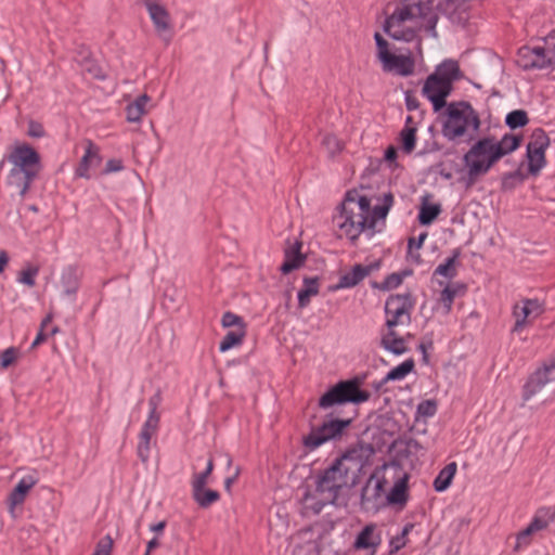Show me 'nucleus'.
Masks as SVG:
<instances>
[{"label": "nucleus", "mask_w": 555, "mask_h": 555, "mask_svg": "<svg viewBox=\"0 0 555 555\" xmlns=\"http://www.w3.org/2000/svg\"><path fill=\"white\" fill-rule=\"evenodd\" d=\"M221 324L223 327L237 326V328L245 330V323L243 319L231 311L223 313Z\"/></svg>", "instance_id": "obj_45"}, {"label": "nucleus", "mask_w": 555, "mask_h": 555, "mask_svg": "<svg viewBox=\"0 0 555 555\" xmlns=\"http://www.w3.org/2000/svg\"><path fill=\"white\" fill-rule=\"evenodd\" d=\"M438 404L434 399H427L418 403L416 415L423 417H433L437 413Z\"/></svg>", "instance_id": "obj_43"}, {"label": "nucleus", "mask_w": 555, "mask_h": 555, "mask_svg": "<svg viewBox=\"0 0 555 555\" xmlns=\"http://www.w3.org/2000/svg\"><path fill=\"white\" fill-rule=\"evenodd\" d=\"M320 279L318 276H306L304 287L298 292V306L305 308L310 304L311 296L319 294Z\"/></svg>", "instance_id": "obj_26"}, {"label": "nucleus", "mask_w": 555, "mask_h": 555, "mask_svg": "<svg viewBox=\"0 0 555 555\" xmlns=\"http://www.w3.org/2000/svg\"><path fill=\"white\" fill-rule=\"evenodd\" d=\"M374 529H375L374 525L365 526L360 531V533L357 535V539L354 541V547L356 548L376 547L379 544V539L377 541L372 540Z\"/></svg>", "instance_id": "obj_33"}, {"label": "nucleus", "mask_w": 555, "mask_h": 555, "mask_svg": "<svg viewBox=\"0 0 555 555\" xmlns=\"http://www.w3.org/2000/svg\"><path fill=\"white\" fill-rule=\"evenodd\" d=\"M461 253L460 249L456 248L453 250L452 256L447 258L443 263H440L436 269L434 274L435 275H442L448 279H453L456 276V260L460 257Z\"/></svg>", "instance_id": "obj_32"}, {"label": "nucleus", "mask_w": 555, "mask_h": 555, "mask_svg": "<svg viewBox=\"0 0 555 555\" xmlns=\"http://www.w3.org/2000/svg\"><path fill=\"white\" fill-rule=\"evenodd\" d=\"M122 169H124V165H122L121 159L112 158V159L107 160V163L105 165L104 173L118 172Z\"/></svg>", "instance_id": "obj_55"}, {"label": "nucleus", "mask_w": 555, "mask_h": 555, "mask_svg": "<svg viewBox=\"0 0 555 555\" xmlns=\"http://www.w3.org/2000/svg\"><path fill=\"white\" fill-rule=\"evenodd\" d=\"M390 546L392 547V552H397L400 548L405 546V540L404 538L397 535L396 538H392L390 541Z\"/></svg>", "instance_id": "obj_60"}, {"label": "nucleus", "mask_w": 555, "mask_h": 555, "mask_svg": "<svg viewBox=\"0 0 555 555\" xmlns=\"http://www.w3.org/2000/svg\"><path fill=\"white\" fill-rule=\"evenodd\" d=\"M102 162L100 149L91 140L86 141L85 155L81 157L79 166L76 169V176L89 179V169L99 166Z\"/></svg>", "instance_id": "obj_18"}, {"label": "nucleus", "mask_w": 555, "mask_h": 555, "mask_svg": "<svg viewBox=\"0 0 555 555\" xmlns=\"http://www.w3.org/2000/svg\"><path fill=\"white\" fill-rule=\"evenodd\" d=\"M322 145L326 149L330 157H334L344 147L338 138L333 134H325L322 139Z\"/></svg>", "instance_id": "obj_41"}, {"label": "nucleus", "mask_w": 555, "mask_h": 555, "mask_svg": "<svg viewBox=\"0 0 555 555\" xmlns=\"http://www.w3.org/2000/svg\"><path fill=\"white\" fill-rule=\"evenodd\" d=\"M37 478L31 475L25 476L17 482L14 490L26 498L28 491L37 483Z\"/></svg>", "instance_id": "obj_46"}, {"label": "nucleus", "mask_w": 555, "mask_h": 555, "mask_svg": "<svg viewBox=\"0 0 555 555\" xmlns=\"http://www.w3.org/2000/svg\"><path fill=\"white\" fill-rule=\"evenodd\" d=\"M360 195L356 190L348 191L345 196V201L341 204V210L346 207V210L350 209L351 207H354V205L358 203V198Z\"/></svg>", "instance_id": "obj_54"}, {"label": "nucleus", "mask_w": 555, "mask_h": 555, "mask_svg": "<svg viewBox=\"0 0 555 555\" xmlns=\"http://www.w3.org/2000/svg\"><path fill=\"white\" fill-rule=\"evenodd\" d=\"M370 392L362 390L357 379L340 380L331 387L320 399L321 409L346 403L359 404L370 399Z\"/></svg>", "instance_id": "obj_5"}, {"label": "nucleus", "mask_w": 555, "mask_h": 555, "mask_svg": "<svg viewBox=\"0 0 555 555\" xmlns=\"http://www.w3.org/2000/svg\"><path fill=\"white\" fill-rule=\"evenodd\" d=\"M12 168L22 171H34L38 176L41 164L39 153L27 143L16 145L8 156Z\"/></svg>", "instance_id": "obj_11"}, {"label": "nucleus", "mask_w": 555, "mask_h": 555, "mask_svg": "<svg viewBox=\"0 0 555 555\" xmlns=\"http://www.w3.org/2000/svg\"><path fill=\"white\" fill-rule=\"evenodd\" d=\"M400 142L404 153H412L416 143V128L412 126H404L400 132Z\"/></svg>", "instance_id": "obj_35"}, {"label": "nucleus", "mask_w": 555, "mask_h": 555, "mask_svg": "<svg viewBox=\"0 0 555 555\" xmlns=\"http://www.w3.org/2000/svg\"><path fill=\"white\" fill-rule=\"evenodd\" d=\"M113 547V540L109 535L102 538L95 547V551L92 555H111Z\"/></svg>", "instance_id": "obj_50"}, {"label": "nucleus", "mask_w": 555, "mask_h": 555, "mask_svg": "<svg viewBox=\"0 0 555 555\" xmlns=\"http://www.w3.org/2000/svg\"><path fill=\"white\" fill-rule=\"evenodd\" d=\"M447 119L442 125V134L453 141L466 132L468 127L477 131L480 127V118L473 106L465 101L448 104L446 111Z\"/></svg>", "instance_id": "obj_3"}, {"label": "nucleus", "mask_w": 555, "mask_h": 555, "mask_svg": "<svg viewBox=\"0 0 555 555\" xmlns=\"http://www.w3.org/2000/svg\"><path fill=\"white\" fill-rule=\"evenodd\" d=\"M351 467H340V461H334L322 470L315 480V493L319 498H325L331 505H338V499L343 489L349 485Z\"/></svg>", "instance_id": "obj_4"}, {"label": "nucleus", "mask_w": 555, "mask_h": 555, "mask_svg": "<svg viewBox=\"0 0 555 555\" xmlns=\"http://www.w3.org/2000/svg\"><path fill=\"white\" fill-rule=\"evenodd\" d=\"M555 519V509L553 508H540L537 511L531 522L516 535V544L514 551L518 552L520 548L526 547L531 542V537L539 531H542L548 527Z\"/></svg>", "instance_id": "obj_10"}, {"label": "nucleus", "mask_w": 555, "mask_h": 555, "mask_svg": "<svg viewBox=\"0 0 555 555\" xmlns=\"http://www.w3.org/2000/svg\"><path fill=\"white\" fill-rule=\"evenodd\" d=\"M415 363L413 359H408L398 366L391 369L386 376L375 386V388L378 390L380 387L388 382L393 380H401L403 379L408 374H410L414 370Z\"/></svg>", "instance_id": "obj_27"}, {"label": "nucleus", "mask_w": 555, "mask_h": 555, "mask_svg": "<svg viewBox=\"0 0 555 555\" xmlns=\"http://www.w3.org/2000/svg\"><path fill=\"white\" fill-rule=\"evenodd\" d=\"M520 143L521 137L512 133H505L500 140L494 135L477 140L463 156L466 173L462 177V181L465 188H472L501 158L516 151Z\"/></svg>", "instance_id": "obj_1"}, {"label": "nucleus", "mask_w": 555, "mask_h": 555, "mask_svg": "<svg viewBox=\"0 0 555 555\" xmlns=\"http://www.w3.org/2000/svg\"><path fill=\"white\" fill-rule=\"evenodd\" d=\"M529 122V117L526 111L524 109H515L509 112L505 117L506 126L515 130L517 128H522Z\"/></svg>", "instance_id": "obj_36"}, {"label": "nucleus", "mask_w": 555, "mask_h": 555, "mask_svg": "<svg viewBox=\"0 0 555 555\" xmlns=\"http://www.w3.org/2000/svg\"><path fill=\"white\" fill-rule=\"evenodd\" d=\"M245 335L246 332L245 330L242 328H236L235 331L228 332L220 343L219 350L221 352H225L229 349L241 345L243 343Z\"/></svg>", "instance_id": "obj_34"}, {"label": "nucleus", "mask_w": 555, "mask_h": 555, "mask_svg": "<svg viewBox=\"0 0 555 555\" xmlns=\"http://www.w3.org/2000/svg\"><path fill=\"white\" fill-rule=\"evenodd\" d=\"M326 505H331V502H326L325 498H320L311 505V509L314 514H320Z\"/></svg>", "instance_id": "obj_59"}, {"label": "nucleus", "mask_w": 555, "mask_h": 555, "mask_svg": "<svg viewBox=\"0 0 555 555\" xmlns=\"http://www.w3.org/2000/svg\"><path fill=\"white\" fill-rule=\"evenodd\" d=\"M351 423L352 418H331L324 421L322 425L313 428L302 438V444L312 451L330 440L340 439Z\"/></svg>", "instance_id": "obj_7"}, {"label": "nucleus", "mask_w": 555, "mask_h": 555, "mask_svg": "<svg viewBox=\"0 0 555 555\" xmlns=\"http://www.w3.org/2000/svg\"><path fill=\"white\" fill-rule=\"evenodd\" d=\"M414 306L415 300L411 292L390 295L385 302V313L387 315L386 327L404 323L409 324Z\"/></svg>", "instance_id": "obj_8"}, {"label": "nucleus", "mask_w": 555, "mask_h": 555, "mask_svg": "<svg viewBox=\"0 0 555 555\" xmlns=\"http://www.w3.org/2000/svg\"><path fill=\"white\" fill-rule=\"evenodd\" d=\"M380 347H383L385 350L396 354V356H401L403 353H405L409 348L406 346V338L405 337H401V338H392L391 340L389 339H380V343H379Z\"/></svg>", "instance_id": "obj_37"}, {"label": "nucleus", "mask_w": 555, "mask_h": 555, "mask_svg": "<svg viewBox=\"0 0 555 555\" xmlns=\"http://www.w3.org/2000/svg\"><path fill=\"white\" fill-rule=\"evenodd\" d=\"M24 501L25 496L13 489L8 496V505L10 513L13 514L15 506L23 504Z\"/></svg>", "instance_id": "obj_53"}, {"label": "nucleus", "mask_w": 555, "mask_h": 555, "mask_svg": "<svg viewBox=\"0 0 555 555\" xmlns=\"http://www.w3.org/2000/svg\"><path fill=\"white\" fill-rule=\"evenodd\" d=\"M379 261H375L371 264H356L351 271L343 274L339 278L338 283L333 287V289L340 288H351L357 286L361 281H363L366 276H369L373 271L379 269Z\"/></svg>", "instance_id": "obj_15"}, {"label": "nucleus", "mask_w": 555, "mask_h": 555, "mask_svg": "<svg viewBox=\"0 0 555 555\" xmlns=\"http://www.w3.org/2000/svg\"><path fill=\"white\" fill-rule=\"evenodd\" d=\"M37 177L34 171H22L12 168L8 175V184L17 190L21 197H24Z\"/></svg>", "instance_id": "obj_19"}, {"label": "nucleus", "mask_w": 555, "mask_h": 555, "mask_svg": "<svg viewBox=\"0 0 555 555\" xmlns=\"http://www.w3.org/2000/svg\"><path fill=\"white\" fill-rule=\"evenodd\" d=\"M150 443V438H140V442L138 444V455L142 462H146L149 460Z\"/></svg>", "instance_id": "obj_52"}, {"label": "nucleus", "mask_w": 555, "mask_h": 555, "mask_svg": "<svg viewBox=\"0 0 555 555\" xmlns=\"http://www.w3.org/2000/svg\"><path fill=\"white\" fill-rule=\"evenodd\" d=\"M542 312L540 302L537 299H525L516 304L513 309L515 318L514 332H519L530 318H537Z\"/></svg>", "instance_id": "obj_16"}, {"label": "nucleus", "mask_w": 555, "mask_h": 555, "mask_svg": "<svg viewBox=\"0 0 555 555\" xmlns=\"http://www.w3.org/2000/svg\"><path fill=\"white\" fill-rule=\"evenodd\" d=\"M405 105L408 111H414L418 108L420 103L415 96H413L410 92H406Z\"/></svg>", "instance_id": "obj_58"}, {"label": "nucleus", "mask_w": 555, "mask_h": 555, "mask_svg": "<svg viewBox=\"0 0 555 555\" xmlns=\"http://www.w3.org/2000/svg\"><path fill=\"white\" fill-rule=\"evenodd\" d=\"M159 424V417H155V415H149L147 420L143 424V427L140 433V438H150L156 433Z\"/></svg>", "instance_id": "obj_44"}, {"label": "nucleus", "mask_w": 555, "mask_h": 555, "mask_svg": "<svg viewBox=\"0 0 555 555\" xmlns=\"http://www.w3.org/2000/svg\"><path fill=\"white\" fill-rule=\"evenodd\" d=\"M397 150L393 146H389L385 151V160L395 162L397 159Z\"/></svg>", "instance_id": "obj_64"}, {"label": "nucleus", "mask_w": 555, "mask_h": 555, "mask_svg": "<svg viewBox=\"0 0 555 555\" xmlns=\"http://www.w3.org/2000/svg\"><path fill=\"white\" fill-rule=\"evenodd\" d=\"M300 249L301 243L296 242L292 248L285 250V260L280 268L283 274H288L304 264L306 257Z\"/></svg>", "instance_id": "obj_23"}, {"label": "nucleus", "mask_w": 555, "mask_h": 555, "mask_svg": "<svg viewBox=\"0 0 555 555\" xmlns=\"http://www.w3.org/2000/svg\"><path fill=\"white\" fill-rule=\"evenodd\" d=\"M86 70L89 72L96 79H104L105 75L103 74L101 67L93 64L92 62L86 63Z\"/></svg>", "instance_id": "obj_57"}, {"label": "nucleus", "mask_w": 555, "mask_h": 555, "mask_svg": "<svg viewBox=\"0 0 555 555\" xmlns=\"http://www.w3.org/2000/svg\"><path fill=\"white\" fill-rule=\"evenodd\" d=\"M61 283L66 295H75L79 287L78 270L73 266L65 268L62 272Z\"/></svg>", "instance_id": "obj_31"}, {"label": "nucleus", "mask_w": 555, "mask_h": 555, "mask_svg": "<svg viewBox=\"0 0 555 555\" xmlns=\"http://www.w3.org/2000/svg\"><path fill=\"white\" fill-rule=\"evenodd\" d=\"M374 39L378 50V59L382 63H386V56L392 54L388 51V42L379 33H375Z\"/></svg>", "instance_id": "obj_48"}, {"label": "nucleus", "mask_w": 555, "mask_h": 555, "mask_svg": "<svg viewBox=\"0 0 555 555\" xmlns=\"http://www.w3.org/2000/svg\"><path fill=\"white\" fill-rule=\"evenodd\" d=\"M550 145V139L545 131L537 128L532 131L527 144L528 171L535 176L545 166V150Z\"/></svg>", "instance_id": "obj_9"}, {"label": "nucleus", "mask_w": 555, "mask_h": 555, "mask_svg": "<svg viewBox=\"0 0 555 555\" xmlns=\"http://www.w3.org/2000/svg\"><path fill=\"white\" fill-rule=\"evenodd\" d=\"M157 31L169 29V13L155 0H142Z\"/></svg>", "instance_id": "obj_20"}, {"label": "nucleus", "mask_w": 555, "mask_h": 555, "mask_svg": "<svg viewBox=\"0 0 555 555\" xmlns=\"http://www.w3.org/2000/svg\"><path fill=\"white\" fill-rule=\"evenodd\" d=\"M431 75L437 76L440 80L448 81L451 86L463 77L459 63L454 60H444L436 66Z\"/></svg>", "instance_id": "obj_21"}, {"label": "nucleus", "mask_w": 555, "mask_h": 555, "mask_svg": "<svg viewBox=\"0 0 555 555\" xmlns=\"http://www.w3.org/2000/svg\"><path fill=\"white\" fill-rule=\"evenodd\" d=\"M555 370V359H550L541 367L537 369L528 378L522 388V399L528 401L552 380V373Z\"/></svg>", "instance_id": "obj_13"}, {"label": "nucleus", "mask_w": 555, "mask_h": 555, "mask_svg": "<svg viewBox=\"0 0 555 555\" xmlns=\"http://www.w3.org/2000/svg\"><path fill=\"white\" fill-rule=\"evenodd\" d=\"M162 401V395L159 391H157L154 396H152L149 400V405L151 408L149 415H155V417H159V414L157 413V406Z\"/></svg>", "instance_id": "obj_56"}, {"label": "nucleus", "mask_w": 555, "mask_h": 555, "mask_svg": "<svg viewBox=\"0 0 555 555\" xmlns=\"http://www.w3.org/2000/svg\"><path fill=\"white\" fill-rule=\"evenodd\" d=\"M192 499L201 508H208L220 500V493L212 489H206L205 487L193 486Z\"/></svg>", "instance_id": "obj_25"}, {"label": "nucleus", "mask_w": 555, "mask_h": 555, "mask_svg": "<svg viewBox=\"0 0 555 555\" xmlns=\"http://www.w3.org/2000/svg\"><path fill=\"white\" fill-rule=\"evenodd\" d=\"M457 465L455 462H451L448 465H446L438 474V476L434 480V489L437 492H443L446 491L451 482L452 479L456 473Z\"/></svg>", "instance_id": "obj_29"}, {"label": "nucleus", "mask_w": 555, "mask_h": 555, "mask_svg": "<svg viewBox=\"0 0 555 555\" xmlns=\"http://www.w3.org/2000/svg\"><path fill=\"white\" fill-rule=\"evenodd\" d=\"M388 209H387V206H384L383 204L382 205H376L374 208H373V211H372V216L371 218L369 219L367 218V223H366V228L367 229H374L375 228V224H376V221L378 219H384L386 218L387 214H388Z\"/></svg>", "instance_id": "obj_47"}, {"label": "nucleus", "mask_w": 555, "mask_h": 555, "mask_svg": "<svg viewBox=\"0 0 555 555\" xmlns=\"http://www.w3.org/2000/svg\"><path fill=\"white\" fill-rule=\"evenodd\" d=\"M425 238L426 233H422L417 240L414 237L409 238V249L411 250L413 247L421 248Z\"/></svg>", "instance_id": "obj_61"}, {"label": "nucleus", "mask_w": 555, "mask_h": 555, "mask_svg": "<svg viewBox=\"0 0 555 555\" xmlns=\"http://www.w3.org/2000/svg\"><path fill=\"white\" fill-rule=\"evenodd\" d=\"M16 357H17V349L16 348L10 347V348L5 349L0 354V365H1V367L7 369L10 365H12L15 362Z\"/></svg>", "instance_id": "obj_49"}, {"label": "nucleus", "mask_w": 555, "mask_h": 555, "mask_svg": "<svg viewBox=\"0 0 555 555\" xmlns=\"http://www.w3.org/2000/svg\"><path fill=\"white\" fill-rule=\"evenodd\" d=\"M214 460L210 457L204 472L193 474L191 486L206 487L208 478L214 470Z\"/></svg>", "instance_id": "obj_40"}, {"label": "nucleus", "mask_w": 555, "mask_h": 555, "mask_svg": "<svg viewBox=\"0 0 555 555\" xmlns=\"http://www.w3.org/2000/svg\"><path fill=\"white\" fill-rule=\"evenodd\" d=\"M408 481V474H403V476L398 478V480L395 482L393 487L391 488L390 492L387 495L389 504H399L401 506L406 504L409 499Z\"/></svg>", "instance_id": "obj_24"}, {"label": "nucleus", "mask_w": 555, "mask_h": 555, "mask_svg": "<svg viewBox=\"0 0 555 555\" xmlns=\"http://www.w3.org/2000/svg\"><path fill=\"white\" fill-rule=\"evenodd\" d=\"M238 475H240V468H236V470H235L233 476H230V477L225 478V480H224V488H225V490L228 492L231 491V487L234 483V481L237 479Z\"/></svg>", "instance_id": "obj_63"}, {"label": "nucleus", "mask_w": 555, "mask_h": 555, "mask_svg": "<svg viewBox=\"0 0 555 555\" xmlns=\"http://www.w3.org/2000/svg\"><path fill=\"white\" fill-rule=\"evenodd\" d=\"M402 284V275H399L397 272H393L386 276V279L380 283L374 282L372 286L374 288H378L382 291H390L393 288H397L399 285Z\"/></svg>", "instance_id": "obj_42"}, {"label": "nucleus", "mask_w": 555, "mask_h": 555, "mask_svg": "<svg viewBox=\"0 0 555 555\" xmlns=\"http://www.w3.org/2000/svg\"><path fill=\"white\" fill-rule=\"evenodd\" d=\"M436 9V3L431 0H404L402 7L397 8L395 12L386 18L384 31L396 40H409L403 30H392L396 25L414 18H428L429 22H436L437 14L429 16L431 9ZM411 35V31H408Z\"/></svg>", "instance_id": "obj_2"}, {"label": "nucleus", "mask_w": 555, "mask_h": 555, "mask_svg": "<svg viewBox=\"0 0 555 555\" xmlns=\"http://www.w3.org/2000/svg\"><path fill=\"white\" fill-rule=\"evenodd\" d=\"M396 326L387 327V331L382 334L380 339H389L392 338H401L402 336H399L398 333L395 330Z\"/></svg>", "instance_id": "obj_62"}, {"label": "nucleus", "mask_w": 555, "mask_h": 555, "mask_svg": "<svg viewBox=\"0 0 555 555\" xmlns=\"http://www.w3.org/2000/svg\"><path fill=\"white\" fill-rule=\"evenodd\" d=\"M150 101V96L147 94H142L137 98V100L126 107V118L129 122H138L141 120L142 116L146 113L145 106Z\"/></svg>", "instance_id": "obj_30"}, {"label": "nucleus", "mask_w": 555, "mask_h": 555, "mask_svg": "<svg viewBox=\"0 0 555 555\" xmlns=\"http://www.w3.org/2000/svg\"><path fill=\"white\" fill-rule=\"evenodd\" d=\"M428 197H429V195L423 196L422 205L420 207V212L417 216L418 222L422 225L431 224L441 212L440 204H429L427 202Z\"/></svg>", "instance_id": "obj_28"}, {"label": "nucleus", "mask_w": 555, "mask_h": 555, "mask_svg": "<svg viewBox=\"0 0 555 555\" xmlns=\"http://www.w3.org/2000/svg\"><path fill=\"white\" fill-rule=\"evenodd\" d=\"M517 65L524 69L545 68L551 64V59L546 57L543 48H528L519 49Z\"/></svg>", "instance_id": "obj_14"}, {"label": "nucleus", "mask_w": 555, "mask_h": 555, "mask_svg": "<svg viewBox=\"0 0 555 555\" xmlns=\"http://www.w3.org/2000/svg\"><path fill=\"white\" fill-rule=\"evenodd\" d=\"M372 451L373 449L371 447L359 443L358 446L348 449L335 461H340V467H351V470H360Z\"/></svg>", "instance_id": "obj_17"}, {"label": "nucleus", "mask_w": 555, "mask_h": 555, "mask_svg": "<svg viewBox=\"0 0 555 555\" xmlns=\"http://www.w3.org/2000/svg\"><path fill=\"white\" fill-rule=\"evenodd\" d=\"M459 289L464 291L465 286L460 284L448 285L442 289L439 300L444 307V313L448 314L451 311L454 297L456 296Z\"/></svg>", "instance_id": "obj_38"}, {"label": "nucleus", "mask_w": 555, "mask_h": 555, "mask_svg": "<svg viewBox=\"0 0 555 555\" xmlns=\"http://www.w3.org/2000/svg\"><path fill=\"white\" fill-rule=\"evenodd\" d=\"M371 210V201L366 196H360L354 207L340 210L335 217L340 231L351 241H356L359 235L366 229L367 215Z\"/></svg>", "instance_id": "obj_6"}, {"label": "nucleus", "mask_w": 555, "mask_h": 555, "mask_svg": "<svg viewBox=\"0 0 555 555\" xmlns=\"http://www.w3.org/2000/svg\"><path fill=\"white\" fill-rule=\"evenodd\" d=\"M27 134L31 138L39 139L46 135V131L40 122L30 120L28 122Z\"/></svg>", "instance_id": "obj_51"}, {"label": "nucleus", "mask_w": 555, "mask_h": 555, "mask_svg": "<svg viewBox=\"0 0 555 555\" xmlns=\"http://www.w3.org/2000/svg\"><path fill=\"white\" fill-rule=\"evenodd\" d=\"M38 273L39 267L29 264L20 272L17 281L28 287H34L36 284L35 278Z\"/></svg>", "instance_id": "obj_39"}, {"label": "nucleus", "mask_w": 555, "mask_h": 555, "mask_svg": "<svg viewBox=\"0 0 555 555\" xmlns=\"http://www.w3.org/2000/svg\"><path fill=\"white\" fill-rule=\"evenodd\" d=\"M386 63H383L385 72H396L401 76H410L414 72V61L409 56L403 55H387Z\"/></svg>", "instance_id": "obj_22"}, {"label": "nucleus", "mask_w": 555, "mask_h": 555, "mask_svg": "<svg viewBox=\"0 0 555 555\" xmlns=\"http://www.w3.org/2000/svg\"><path fill=\"white\" fill-rule=\"evenodd\" d=\"M452 91L453 86L430 74L424 82L422 94L431 102L434 112H439L443 107L448 106L447 98L452 93Z\"/></svg>", "instance_id": "obj_12"}]
</instances>
